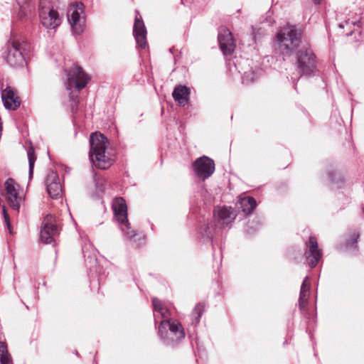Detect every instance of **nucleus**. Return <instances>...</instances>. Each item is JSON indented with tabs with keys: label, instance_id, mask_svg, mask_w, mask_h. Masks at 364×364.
I'll list each match as a JSON object with an SVG mask.
<instances>
[{
	"label": "nucleus",
	"instance_id": "nucleus-28",
	"mask_svg": "<svg viewBox=\"0 0 364 364\" xmlns=\"http://www.w3.org/2000/svg\"><path fill=\"white\" fill-rule=\"evenodd\" d=\"M257 78V74L254 70H249L245 72L242 75V82L243 83H251L254 82Z\"/></svg>",
	"mask_w": 364,
	"mask_h": 364
},
{
	"label": "nucleus",
	"instance_id": "nucleus-33",
	"mask_svg": "<svg viewBox=\"0 0 364 364\" xmlns=\"http://www.w3.org/2000/svg\"><path fill=\"white\" fill-rule=\"evenodd\" d=\"M18 16L21 18L26 16V13L22 10L18 13Z\"/></svg>",
	"mask_w": 364,
	"mask_h": 364
},
{
	"label": "nucleus",
	"instance_id": "nucleus-11",
	"mask_svg": "<svg viewBox=\"0 0 364 364\" xmlns=\"http://www.w3.org/2000/svg\"><path fill=\"white\" fill-rule=\"evenodd\" d=\"M59 233L55 218L52 215H47L42 223L40 232L41 240L46 244L53 242L54 237Z\"/></svg>",
	"mask_w": 364,
	"mask_h": 364
},
{
	"label": "nucleus",
	"instance_id": "nucleus-26",
	"mask_svg": "<svg viewBox=\"0 0 364 364\" xmlns=\"http://www.w3.org/2000/svg\"><path fill=\"white\" fill-rule=\"evenodd\" d=\"M121 224V230L123 232L124 236L129 239L132 240L136 234V232L132 229L130 224L128 223H120Z\"/></svg>",
	"mask_w": 364,
	"mask_h": 364
},
{
	"label": "nucleus",
	"instance_id": "nucleus-13",
	"mask_svg": "<svg viewBox=\"0 0 364 364\" xmlns=\"http://www.w3.org/2000/svg\"><path fill=\"white\" fill-rule=\"evenodd\" d=\"M46 186L48 195L53 198H57L62 195L63 189L58 174L49 170L46 174Z\"/></svg>",
	"mask_w": 364,
	"mask_h": 364
},
{
	"label": "nucleus",
	"instance_id": "nucleus-8",
	"mask_svg": "<svg viewBox=\"0 0 364 364\" xmlns=\"http://www.w3.org/2000/svg\"><path fill=\"white\" fill-rule=\"evenodd\" d=\"M193 168L195 174L203 181H205L214 173L215 163L210 158L203 156L194 161Z\"/></svg>",
	"mask_w": 364,
	"mask_h": 364
},
{
	"label": "nucleus",
	"instance_id": "nucleus-25",
	"mask_svg": "<svg viewBox=\"0 0 364 364\" xmlns=\"http://www.w3.org/2000/svg\"><path fill=\"white\" fill-rule=\"evenodd\" d=\"M205 311V306L202 304H198L191 314L192 316V323L194 325H197L202 316L203 312Z\"/></svg>",
	"mask_w": 364,
	"mask_h": 364
},
{
	"label": "nucleus",
	"instance_id": "nucleus-17",
	"mask_svg": "<svg viewBox=\"0 0 364 364\" xmlns=\"http://www.w3.org/2000/svg\"><path fill=\"white\" fill-rule=\"evenodd\" d=\"M1 99L4 107L8 109L16 110L21 104L18 97L9 87L2 90Z\"/></svg>",
	"mask_w": 364,
	"mask_h": 364
},
{
	"label": "nucleus",
	"instance_id": "nucleus-9",
	"mask_svg": "<svg viewBox=\"0 0 364 364\" xmlns=\"http://www.w3.org/2000/svg\"><path fill=\"white\" fill-rule=\"evenodd\" d=\"M5 197L9 205L15 210H18L22 197L20 196V186L13 178H9L4 183Z\"/></svg>",
	"mask_w": 364,
	"mask_h": 364
},
{
	"label": "nucleus",
	"instance_id": "nucleus-19",
	"mask_svg": "<svg viewBox=\"0 0 364 364\" xmlns=\"http://www.w3.org/2000/svg\"><path fill=\"white\" fill-rule=\"evenodd\" d=\"M190 93V89L186 85H178L174 88L172 96L176 102L184 106L188 103Z\"/></svg>",
	"mask_w": 364,
	"mask_h": 364
},
{
	"label": "nucleus",
	"instance_id": "nucleus-12",
	"mask_svg": "<svg viewBox=\"0 0 364 364\" xmlns=\"http://www.w3.org/2000/svg\"><path fill=\"white\" fill-rule=\"evenodd\" d=\"M306 245V250L304 255L306 261L311 267H314L322 257V250L319 249L317 240L314 236H310Z\"/></svg>",
	"mask_w": 364,
	"mask_h": 364
},
{
	"label": "nucleus",
	"instance_id": "nucleus-37",
	"mask_svg": "<svg viewBox=\"0 0 364 364\" xmlns=\"http://www.w3.org/2000/svg\"><path fill=\"white\" fill-rule=\"evenodd\" d=\"M339 26H340L341 28H343V27H344V26H343V23H340Z\"/></svg>",
	"mask_w": 364,
	"mask_h": 364
},
{
	"label": "nucleus",
	"instance_id": "nucleus-6",
	"mask_svg": "<svg viewBox=\"0 0 364 364\" xmlns=\"http://www.w3.org/2000/svg\"><path fill=\"white\" fill-rule=\"evenodd\" d=\"M84 5L79 2L71 4L68 11V20L75 34L82 33L85 26V18L83 14Z\"/></svg>",
	"mask_w": 364,
	"mask_h": 364
},
{
	"label": "nucleus",
	"instance_id": "nucleus-18",
	"mask_svg": "<svg viewBox=\"0 0 364 364\" xmlns=\"http://www.w3.org/2000/svg\"><path fill=\"white\" fill-rule=\"evenodd\" d=\"M214 215L217 218L218 222L223 225H229L233 222L236 217V214L235 213L233 208L226 206L215 210Z\"/></svg>",
	"mask_w": 364,
	"mask_h": 364
},
{
	"label": "nucleus",
	"instance_id": "nucleus-35",
	"mask_svg": "<svg viewBox=\"0 0 364 364\" xmlns=\"http://www.w3.org/2000/svg\"><path fill=\"white\" fill-rule=\"evenodd\" d=\"M17 1H18V4H19V5H20L21 8L22 9H24L23 6L21 5V1H20V0H17Z\"/></svg>",
	"mask_w": 364,
	"mask_h": 364
},
{
	"label": "nucleus",
	"instance_id": "nucleus-23",
	"mask_svg": "<svg viewBox=\"0 0 364 364\" xmlns=\"http://www.w3.org/2000/svg\"><path fill=\"white\" fill-rule=\"evenodd\" d=\"M0 364H13L5 343L0 342Z\"/></svg>",
	"mask_w": 364,
	"mask_h": 364
},
{
	"label": "nucleus",
	"instance_id": "nucleus-2",
	"mask_svg": "<svg viewBox=\"0 0 364 364\" xmlns=\"http://www.w3.org/2000/svg\"><path fill=\"white\" fill-rule=\"evenodd\" d=\"M301 33L295 26L282 27L276 35V48L284 55H290L299 46Z\"/></svg>",
	"mask_w": 364,
	"mask_h": 364
},
{
	"label": "nucleus",
	"instance_id": "nucleus-16",
	"mask_svg": "<svg viewBox=\"0 0 364 364\" xmlns=\"http://www.w3.org/2000/svg\"><path fill=\"white\" fill-rule=\"evenodd\" d=\"M112 210L114 216L119 223L127 222V207L125 200L121 198H116L112 201Z\"/></svg>",
	"mask_w": 364,
	"mask_h": 364
},
{
	"label": "nucleus",
	"instance_id": "nucleus-15",
	"mask_svg": "<svg viewBox=\"0 0 364 364\" xmlns=\"http://www.w3.org/2000/svg\"><path fill=\"white\" fill-rule=\"evenodd\" d=\"M133 34L137 45L141 48H145L146 42V29L141 16H136L133 27Z\"/></svg>",
	"mask_w": 364,
	"mask_h": 364
},
{
	"label": "nucleus",
	"instance_id": "nucleus-21",
	"mask_svg": "<svg viewBox=\"0 0 364 364\" xmlns=\"http://www.w3.org/2000/svg\"><path fill=\"white\" fill-rule=\"evenodd\" d=\"M310 282L309 281V277H306L301 284L299 298V305L300 309H303L307 304L308 301V295L307 293L310 289Z\"/></svg>",
	"mask_w": 364,
	"mask_h": 364
},
{
	"label": "nucleus",
	"instance_id": "nucleus-20",
	"mask_svg": "<svg viewBox=\"0 0 364 364\" xmlns=\"http://www.w3.org/2000/svg\"><path fill=\"white\" fill-rule=\"evenodd\" d=\"M239 204L242 211L246 215H250L257 206L255 199L250 196H245L240 198Z\"/></svg>",
	"mask_w": 364,
	"mask_h": 364
},
{
	"label": "nucleus",
	"instance_id": "nucleus-32",
	"mask_svg": "<svg viewBox=\"0 0 364 364\" xmlns=\"http://www.w3.org/2000/svg\"><path fill=\"white\" fill-rule=\"evenodd\" d=\"M210 228L208 225L205 224L203 226L200 228V234L203 237H210V232H209Z\"/></svg>",
	"mask_w": 364,
	"mask_h": 364
},
{
	"label": "nucleus",
	"instance_id": "nucleus-22",
	"mask_svg": "<svg viewBox=\"0 0 364 364\" xmlns=\"http://www.w3.org/2000/svg\"><path fill=\"white\" fill-rule=\"evenodd\" d=\"M152 303L154 311L159 312L162 318H167L171 316L170 310L161 301L156 298H153Z\"/></svg>",
	"mask_w": 364,
	"mask_h": 364
},
{
	"label": "nucleus",
	"instance_id": "nucleus-3",
	"mask_svg": "<svg viewBox=\"0 0 364 364\" xmlns=\"http://www.w3.org/2000/svg\"><path fill=\"white\" fill-rule=\"evenodd\" d=\"M159 335L166 345H174L185 337L182 325L176 320L164 319L159 326Z\"/></svg>",
	"mask_w": 364,
	"mask_h": 364
},
{
	"label": "nucleus",
	"instance_id": "nucleus-7",
	"mask_svg": "<svg viewBox=\"0 0 364 364\" xmlns=\"http://www.w3.org/2000/svg\"><path fill=\"white\" fill-rule=\"evenodd\" d=\"M297 68L301 75H311L316 68V56L310 49L301 50L297 54Z\"/></svg>",
	"mask_w": 364,
	"mask_h": 364
},
{
	"label": "nucleus",
	"instance_id": "nucleus-27",
	"mask_svg": "<svg viewBox=\"0 0 364 364\" xmlns=\"http://www.w3.org/2000/svg\"><path fill=\"white\" fill-rule=\"evenodd\" d=\"M349 238L346 242V245L349 247L355 245L360 236V233L357 230H353L348 233Z\"/></svg>",
	"mask_w": 364,
	"mask_h": 364
},
{
	"label": "nucleus",
	"instance_id": "nucleus-24",
	"mask_svg": "<svg viewBox=\"0 0 364 364\" xmlns=\"http://www.w3.org/2000/svg\"><path fill=\"white\" fill-rule=\"evenodd\" d=\"M27 155L28 159V178L31 179L33 174L34 164L36 160V157L34 153V149L30 146L27 150Z\"/></svg>",
	"mask_w": 364,
	"mask_h": 364
},
{
	"label": "nucleus",
	"instance_id": "nucleus-36",
	"mask_svg": "<svg viewBox=\"0 0 364 364\" xmlns=\"http://www.w3.org/2000/svg\"><path fill=\"white\" fill-rule=\"evenodd\" d=\"M345 23L346 24H348L349 23H353V21L350 22V20L346 21Z\"/></svg>",
	"mask_w": 364,
	"mask_h": 364
},
{
	"label": "nucleus",
	"instance_id": "nucleus-29",
	"mask_svg": "<svg viewBox=\"0 0 364 364\" xmlns=\"http://www.w3.org/2000/svg\"><path fill=\"white\" fill-rule=\"evenodd\" d=\"M93 180H94V182L95 183L96 188L100 191H104V190H105V178H103L97 176L96 173H95L93 175Z\"/></svg>",
	"mask_w": 364,
	"mask_h": 364
},
{
	"label": "nucleus",
	"instance_id": "nucleus-14",
	"mask_svg": "<svg viewBox=\"0 0 364 364\" xmlns=\"http://www.w3.org/2000/svg\"><path fill=\"white\" fill-rule=\"evenodd\" d=\"M218 42L220 48L225 55H230L232 54L235 44L232 33L228 29L225 28H221L220 29Z\"/></svg>",
	"mask_w": 364,
	"mask_h": 364
},
{
	"label": "nucleus",
	"instance_id": "nucleus-5",
	"mask_svg": "<svg viewBox=\"0 0 364 364\" xmlns=\"http://www.w3.org/2000/svg\"><path fill=\"white\" fill-rule=\"evenodd\" d=\"M65 73L67 74V79L65 82V85L67 90L70 91L73 88H75L77 90L83 89L90 80L87 75L79 66H74L69 70H65Z\"/></svg>",
	"mask_w": 364,
	"mask_h": 364
},
{
	"label": "nucleus",
	"instance_id": "nucleus-34",
	"mask_svg": "<svg viewBox=\"0 0 364 364\" xmlns=\"http://www.w3.org/2000/svg\"><path fill=\"white\" fill-rule=\"evenodd\" d=\"M314 2L316 4H318L321 3V0H313Z\"/></svg>",
	"mask_w": 364,
	"mask_h": 364
},
{
	"label": "nucleus",
	"instance_id": "nucleus-1",
	"mask_svg": "<svg viewBox=\"0 0 364 364\" xmlns=\"http://www.w3.org/2000/svg\"><path fill=\"white\" fill-rule=\"evenodd\" d=\"M90 144L89 156L91 163L100 169H107L110 167L114 159L107 151L109 145L107 137L97 132L92 133L90 137Z\"/></svg>",
	"mask_w": 364,
	"mask_h": 364
},
{
	"label": "nucleus",
	"instance_id": "nucleus-4",
	"mask_svg": "<svg viewBox=\"0 0 364 364\" xmlns=\"http://www.w3.org/2000/svg\"><path fill=\"white\" fill-rule=\"evenodd\" d=\"M39 18L42 25L48 29H55L61 23L58 13L53 9L50 0H40Z\"/></svg>",
	"mask_w": 364,
	"mask_h": 364
},
{
	"label": "nucleus",
	"instance_id": "nucleus-10",
	"mask_svg": "<svg viewBox=\"0 0 364 364\" xmlns=\"http://www.w3.org/2000/svg\"><path fill=\"white\" fill-rule=\"evenodd\" d=\"M24 45L17 41H11L8 48L7 63L13 67L21 66L25 63Z\"/></svg>",
	"mask_w": 364,
	"mask_h": 364
},
{
	"label": "nucleus",
	"instance_id": "nucleus-38",
	"mask_svg": "<svg viewBox=\"0 0 364 364\" xmlns=\"http://www.w3.org/2000/svg\"><path fill=\"white\" fill-rule=\"evenodd\" d=\"M330 178H331V180L333 181V178L331 177V176L330 175Z\"/></svg>",
	"mask_w": 364,
	"mask_h": 364
},
{
	"label": "nucleus",
	"instance_id": "nucleus-31",
	"mask_svg": "<svg viewBox=\"0 0 364 364\" xmlns=\"http://www.w3.org/2000/svg\"><path fill=\"white\" fill-rule=\"evenodd\" d=\"M2 212H3V215H4V221H5V223L6 225V226H7V228L9 230V232L11 233L9 215L7 213V211H6V209L5 206H3Z\"/></svg>",
	"mask_w": 364,
	"mask_h": 364
},
{
	"label": "nucleus",
	"instance_id": "nucleus-39",
	"mask_svg": "<svg viewBox=\"0 0 364 364\" xmlns=\"http://www.w3.org/2000/svg\"><path fill=\"white\" fill-rule=\"evenodd\" d=\"M24 1H26L27 0H23Z\"/></svg>",
	"mask_w": 364,
	"mask_h": 364
},
{
	"label": "nucleus",
	"instance_id": "nucleus-30",
	"mask_svg": "<svg viewBox=\"0 0 364 364\" xmlns=\"http://www.w3.org/2000/svg\"><path fill=\"white\" fill-rule=\"evenodd\" d=\"M77 97V96L73 95L72 92H70V99L71 101L70 109L73 113H75L78 108L79 101Z\"/></svg>",
	"mask_w": 364,
	"mask_h": 364
}]
</instances>
